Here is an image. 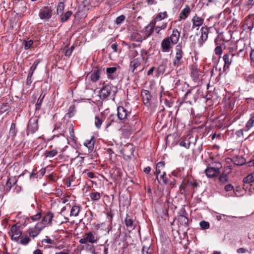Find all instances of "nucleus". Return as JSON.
<instances>
[{
  "label": "nucleus",
  "mask_w": 254,
  "mask_h": 254,
  "mask_svg": "<svg viewBox=\"0 0 254 254\" xmlns=\"http://www.w3.org/2000/svg\"><path fill=\"white\" fill-rule=\"evenodd\" d=\"M190 137L189 138H187V137L184 138L180 142V145L186 148V149H189L190 144Z\"/></svg>",
  "instance_id": "obj_37"
},
{
  "label": "nucleus",
  "mask_w": 254,
  "mask_h": 254,
  "mask_svg": "<svg viewBox=\"0 0 254 254\" xmlns=\"http://www.w3.org/2000/svg\"><path fill=\"white\" fill-rule=\"evenodd\" d=\"M180 37V32L176 28L173 29L172 33L170 37L169 40L171 41L172 44H176L179 41Z\"/></svg>",
  "instance_id": "obj_18"
},
{
  "label": "nucleus",
  "mask_w": 254,
  "mask_h": 254,
  "mask_svg": "<svg viewBox=\"0 0 254 254\" xmlns=\"http://www.w3.org/2000/svg\"><path fill=\"white\" fill-rule=\"evenodd\" d=\"M233 56V51L232 49H229L228 53L225 54L223 56V60L225 62L224 65V69L228 68L229 65L232 63V57Z\"/></svg>",
  "instance_id": "obj_12"
},
{
  "label": "nucleus",
  "mask_w": 254,
  "mask_h": 254,
  "mask_svg": "<svg viewBox=\"0 0 254 254\" xmlns=\"http://www.w3.org/2000/svg\"><path fill=\"white\" fill-rule=\"evenodd\" d=\"M74 47L73 46H71L70 48H68V47H65L64 49V55L66 57H69L73 50Z\"/></svg>",
  "instance_id": "obj_50"
},
{
  "label": "nucleus",
  "mask_w": 254,
  "mask_h": 254,
  "mask_svg": "<svg viewBox=\"0 0 254 254\" xmlns=\"http://www.w3.org/2000/svg\"><path fill=\"white\" fill-rule=\"evenodd\" d=\"M117 68L116 67H110L106 68V72L108 78L110 79L113 80L115 79Z\"/></svg>",
  "instance_id": "obj_25"
},
{
  "label": "nucleus",
  "mask_w": 254,
  "mask_h": 254,
  "mask_svg": "<svg viewBox=\"0 0 254 254\" xmlns=\"http://www.w3.org/2000/svg\"><path fill=\"white\" fill-rule=\"evenodd\" d=\"M28 233L29 235V237H31L32 238L36 237L39 234L38 232H37L32 228L28 229Z\"/></svg>",
  "instance_id": "obj_47"
},
{
  "label": "nucleus",
  "mask_w": 254,
  "mask_h": 254,
  "mask_svg": "<svg viewBox=\"0 0 254 254\" xmlns=\"http://www.w3.org/2000/svg\"><path fill=\"white\" fill-rule=\"evenodd\" d=\"M105 119L103 115L101 114L100 116H96L95 118V125L96 127L99 129L102 124L103 121Z\"/></svg>",
  "instance_id": "obj_27"
},
{
  "label": "nucleus",
  "mask_w": 254,
  "mask_h": 254,
  "mask_svg": "<svg viewBox=\"0 0 254 254\" xmlns=\"http://www.w3.org/2000/svg\"><path fill=\"white\" fill-rule=\"evenodd\" d=\"M141 62L139 58L134 59L130 62L129 70L134 73L141 66Z\"/></svg>",
  "instance_id": "obj_16"
},
{
  "label": "nucleus",
  "mask_w": 254,
  "mask_h": 254,
  "mask_svg": "<svg viewBox=\"0 0 254 254\" xmlns=\"http://www.w3.org/2000/svg\"><path fill=\"white\" fill-rule=\"evenodd\" d=\"M17 132V130L16 129V125L15 124L12 123L11 125L10 130H9V134L10 135L14 137Z\"/></svg>",
  "instance_id": "obj_48"
},
{
  "label": "nucleus",
  "mask_w": 254,
  "mask_h": 254,
  "mask_svg": "<svg viewBox=\"0 0 254 254\" xmlns=\"http://www.w3.org/2000/svg\"><path fill=\"white\" fill-rule=\"evenodd\" d=\"M38 128V120L36 118H31L28 124L27 130L32 133H34Z\"/></svg>",
  "instance_id": "obj_10"
},
{
  "label": "nucleus",
  "mask_w": 254,
  "mask_h": 254,
  "mask_svg": "<svg viewBox=\"0 0 254 254\" xmlns=\"http://www.w3.org/2000/svg\"><path fill=\"white\" fill-rule=\"evenodd\" d=\"M210 167L214 168L218 172H220V169L222 168V165L220 162H214L209 163L208 165Z\"/></svg>",
  "instance_id": "obj_36"
},
{
  "label": "nucleus",
  "mask_w": 254,
  "mask_h": 254,
  "mask_svg": "<svg viewBox=\"0 0 254 254\" xmlns=\"http://www.w3.org/2000/svg\"><path fill=\"white\" fill-rule=\"evenodd\" d=\"M130 115V112L127 111L123 106H119L117 108V116L122 122H126Z\"/></svg>",
  "instance_id": "obj_6"
},
{
  "label": "nucleus",
  "mask_w": 254,
  "mask_h": 254,
  "mask_svg": "<svg viewBox=\"0 0 254 254\" xmlns=\"http://www.w3.org/2000/svg\"><path fill=\"white\" fill-rule=\"evenodd\" d=\"M200 38L198 39V44L199 47H201L203 43L207 40L209 29L207 27H202L201 29Z\"/></svg>",
  "instance_id": "obj_11"
},
{
  "label": "nucleus",
  "mask_w": 254,
  "mask_h": 254,
  "mask_svg": "<svg viewBox=\"0 0 254 254\" xmlns=\"http://www.w3.org/2000/svg\"><path fill=\"white\" fill-rule=\"evenodd\" d=\"M101 68L99 67L96 66L93 69L92 71L90 78L92 82H95L99 80L100 78Z\"/></svg>",
  "instance_id": "obj_14"
},
{
  "label": "nucleus",
  "mask_w": 254,
  "mask_h": 254,
  "mask_svg": "<svg viewBox=\"0 0 254 254\" xmlns=\"http://www.w3.org/2000/svg\"><path fill=\"white\" fill-rule=\"evenodd\" d=\"M150 247V244L149 243L147 244H143L142 248V254H150V252H149Z\"/></svg>",
  "instance_id": "obj_45"
},
{
  "label": "nucleus",
  "mask_w": 254,
  "mask_h": 254,
  "mask_svg": "<svg viewBox=\"0 0 254 254\" xmlns=\"http://www.w3.org/2000/svg\"><path fill=\"white\" fill-rule=\"evenodd\" d=\"M125 223L126 226L128 229H130V230H133L135 227V226L133 225V220L131 217L128 214H127L126 218L125 219Z\"/></svg>",
  "instance_id": "obj_26"
},
{
  "label": "nucleus",
  "mask_w": 254,
  "mask_h": 254,
  "mask_svg": "<svg viewBox=\"0 0 254 254\" xmlns=\"http://www.w3.org/2000/svg\"><path fill=\"white\" fill-rule=\"evenodd\" d=\"M54 216V214L51 211H48L45 213V215L42 218L41 221L42 223L45 226L48 224L51 225Z\"/></svg>",
  "instance_id": "obj_15"
},
{
  "label": "nucleus",
  "mask_w": 254,
  "mask_h": 254,
  "mask_svg": "<svg viewBox=\"0 0 254 254\" xmlns=\"http://www.w3.org/2000/svg\"><path fill=\"white\" fill-rule=\"evenodd\" d=\"M42 216L41 212H39L34 215L31 216L30 218L33 221H35L39 220Z\"/></svg>",
  "instance_id": "obj_60"
},
{
  "label": "nucleus",
  "mask_w": 254,
  "mask_h": 254,
  "mask_svg": "<svg viewBox=\"0 0 254 254\" xmlns=\"http://www.w3.org/2000/svg\"><path fill=\"white\" fill-rule=\"evenodd\" d=\"M58 152V150L55 148L52 150L51 151H46L45 153V156L46 157H53L55 156Z\"/></svg>",
  "instance_id": "obj_42"
},
{
  "label": "nucleus",
  "mask_w": 254,
  "mask_h": 254,
  "mask_svg": "<svg viewBox=\"0 0 254 254\" xmlns=\"http://www.w3.org/2000/svg\"><path fill=\"white\" fill-rule=\"evenodd\" d=\"M17 180L15 177L9 178L6 183V187L8 190L13 186L16 183Z\"/></svg>",
  "instance_id": "obj_33"
},
{
  "label": "nucleus",
  "mask_w": 254,
  "mask_h": 254,
  "mask_svg": "<svg viewBox=\"0 0 254 254\" xmlns=\"http://www.w3.org/2000/svg\"><path fill=\"white\" fill-rule=\"evenodd\" d=\"M141 96L144 105L147 107L150 106L152 98L150 92L147 90L142 89L141 92Z\"/></svg>",
  "instance_id": "obj_8"
},
{
  "label": "nucleus",
  "mask_w": 254,
  "mask_h": 254,
  "mask_svg": "<svg viewBox=\"0 0 254 254\" xmlns=\"http://www.w3.org/2000/svg\"><path fill=\"white\" fill-rule=\"evenodd\" d=\"M131 40L137 42H141L144 39L142 36L137 32H133L130 37Z\"/></svg>",
  "instance_id": "obj_30"
},
{
  "label": "nucleus",
  "mask_w": 254,
  "mask_h": 254,
  "mask_svg": "<svg viewBox=\"0 0 254 254\" xmlns=\"http://www.w3.org/2000/svg\"><path fill=\"white\" fill-rule=\"evenodd\" d=\"M254 125V114L251 115V118L246 124L244 130L248 131L250 130Z\"/></svg>",
  "instance_id": "obj_28"
},
{
  "label": "nucleus",
  "mask_w": 254,
  "mask_h": 254,
  "mask_svg": "<svg viewBox=\"0 0 254 254\" xmlns=\"http://www.w3.org/2000/svg\"><path fill=\"white\" fill-rule=\"evenodd\" d=\"M184 56V52L181 44L177 45L175 48V57L173 64L174 66H178L181 63Z\"/></svg>",
  "instance_id": "obj_3"
},
{
  "label": "nucleus",
  "mask_w": 254,
  "mask_h": 254,
  "mask_svg": "<svg viewBox=\"0 0 254 254\" xmlns=\"http://www.w3.org/2000/svg\"><path fill=\"white\" fill-rule=\"evenodd\" d=\"M99 239L97 233L95 231H89L86 233L83 238L80 239L79 242L81 244H86L87 243H96Z\"/></svg>",
  "instance_id": "obj_2"
},
{
  "label": "nucleus",
  "mask_w": 254,
  "mask_h": 254,
  "mask_svg": "<svg viewBox=\"0 0 254 254\" xmlns=\"http://www.w3.org/2000/svg\"><path fill=\"white\" fill-rule=\"evenodd\" d=\"M168 17V13L167 11L161 12L158 13L155 17L152 20V24L156 25L158 21H160Z\"/></svg>",
  "instance_id": "obj_20"
},
{
  "label": "nucleus",
  "mask_w": 254,
  "mask_h": 254,
  "mask_svg": "<svg viewBox=\"0 0 254 254\" xmlns=\"http://www.w3.org/2000/svg\"><path fill=\"white\" fill-rule=\"evenodd\" d=\"M125 16L124 15H121L118 16L116 19V23L117 25L121 24L125 20Z\"/></svg>",
  "instance_id": "obj_58"
},
{
  "label": "nucleus",
  "mask_w": 254,
  "mask_h": 254,
  "mask_svg": "<svg viewBox=\"0 0 254 254\" xmlns=\"http://www.w3.org/2000/svg\"><path fill=\"white\" fill-rule=\"evenodd\" d=\"M192 25L193 27H200L201 26L204 22V19L195 14L191 19Z\"/></svg>",
  "instance_id": "obj_24"
},
{
  "label": "nucleus",
  "mask_w": 254,
  "mask_h": 254,
  "mask_svg": "<svg viewBox=\"0 0 254 254\" xmlns=\"http://www.w3.org/2000/svg\"><path fill=\"white\" fill-rule=\"evenodd\" d=\"M71 14L72 12L69 10L66 11L64 14H62L61 16L62 21L63 22L66 21L71 16Z\"/></svg>",
  "instance_id": "obj_44"
},
{
  "label": "nucleus",
  "mask_w": 254,
  "mask_h": 254,
  "mask_svg": "<svg viewBox=\"0 0 254 254\" xmlns=\"http://www.w3.org/2000/svg\"><path fill=\"white\" fill-rule=\"evenodd\" d=\"M46 93H44L43 92L41 93L39 97L37 103L36 104V110H39L41 109V106L43 102V100L45 96Z\"/></svg>",
  "instance_id": "obj_34"
},
{
  "label": "nucleus",
  "mask_w": 254,
  "mask_h": 254,
  "mask_svg": "<svg viewBox=\"0 0 254 254\" xmlns=\"http://www.w3.org/2000/svg\"><path fill=\"white\" fill-rule=\"evenodd\" d=\"M140 55L141 59L143 61H145V62H147L148 59V52L144 49H142L140 51Z\"/></svg>",
  "instance_id": "obj_49"
},
{
  "label": "nucleus",
  "mask_w": 254,
  "mask_h": 254,
  "mask_svg": "<svg viewBox=\"0 0 254 254\" xmlns=\"http://www.w3.org/2000/svg\"><path fill=\"white\" fill-rule=\"evenodd\" d=\"M204 172L208 178H212L217 177L220 174V172H218L214 168L210 167L208 165Z\"/></svg>",
  "instance_id": "obj_17"
},
{
  "label": "nucleus",
  "mask_w": 254,
  "mask_h": 254,
  "mask_svg": "<svg viewBox=\"0 0 254 254\" xmlns=\"http://www.w3.org/2000/svg\"><path fill=\"white\" fill-rule=\"evenodd\" d=\"M215 53L216 55H220L222 53V49L221 46H217L215 49Z\"/></svg>",
  "instance_id": "obj_63"
},
{
  "label": "nucleus",
  "mask_w": 254,
  "mask_h": 254,
  "mask_svg": "<svg viewBox=\"0 0 254 254\" xmlns=\"http://www.w3.org/2000/svg\"><path fill=\"white\" fill-rule=\"evenodd\" d=\"M75 112V105H72L69 107V108L68 109V112L66 114V116H67L69 118H70L74 116Z\"/></svg>",
  "instance_id": "obj_41"
},
{
  "label": "nucleus",
  "mask_w": 254,
  "mask_h": 254,
  "mask_svg": "<svg viewBox=\"0 0 254 254\" xmlns=\"http://www.w3.org/2000/svg\"><path fill=\"white\" fill-rule=\"evenodd\" d=\"M68 130L69 132V136H68V137H69L71 140H74L75 136L73 129V126L72 124H70L69 125Z\"/></svg>",
  "instance_id": "obj_52"
},
{
  "label": "nucleus",
  "mask_w": 254,
  "mask_h": 254,
  "mask_svg": "<svg viewBox=\"0 0 254 254\" xmlns=\"http://www.w3.org/2000/svg\"><path fill=\"white\" fill-rule=\"evenodd\" d=\"M84 145L88 148L89 152H91L93 150L94 140L92 138L87 140L84 143Z\"/></svg>",
  "instance_id": "obj_35"
},
{
  "label": "nucleus",
  "mask_w": 254,
  "mask_h": 254,
  "mask_svg": "<svg viewBox=\"0 0 254 254\" xmlns=\"http://www.w3.org/2000/svg\"><path fill=\"white\" fill-rule=\"evenodd\" d=\"M243 182L248 184L254 182V172L245 177L243 179Z\"/></svg>",
  "instance_id": "obj_40"
},
{
  "label": "nucleus",
  "mask_w": 254,
  "mask_h": 254,
  "mask_svg": "<svg viewBox=\"0 0 254 254\" xmlns=\"http://www.w3.org/2000/svg\"><path fill=\"white\" fill-rule=\"evenodd\" d=\"M90 197L92 201H97L100 199L101 194L98 192L92 191L90 194Z\"/></svg>",
  "instance_id": "obj_39"
},
{
  "label": "nucleus",
  "mask_w": 254,
  "mask_h": 254,
  "mask_svg": "<svg viewBox=\"0 0 254 254\" xmlns=\"http://www.w3.org/2000/svg\"><path fill=\"white\" fill-rule=\"evenodd\" d=\"M190 13V7L186 5V7L184 8L180 12L179 16V20L181 21L182 20L186 19Z\"/></svg>",
  "instance_id": "obj_21"
},
{
  "label": "nucleus",
  "mask_w": 254,
  "mask_h": 254,
  "mask_svg": "<svg viewBox=\"0 0 254 254\" xmlns=\"http://www.w3.org/2000/svg\"><path fill=\"white\" fill-rule=\"evenodd\" d=\"M197 99V97L195 94L192 93V91L190 89H189L183 98V101L185 102L189 103L190 104H192V103L195 102Z\"/></svg>",
  "instance_id": "obj_9"
},
{
  "label": "nucleus",
  "mask_w": 254,
  "mask_h": 254,
  "mask_svg": "<svg viewBox=\"0 0 254 254\" xmlns=\"http://www.w3.org/2000/svg\"><path fill=\"white\" fill-rule=\"evenodd\" d=\"M114 122V118L112 115L110 116L108 119H107L106 122V128H107L109 127L112 124V123Z\"/></svg>",
  "instance_id": "obj_57"
},
{
  "label": "nucleus",
  "mask_w": 254,
  "mask_h": 254,
  "mask_svg": "<svg viewBox=\"0 0 254 254\" xmlns=\"http://www.w3.org/2000/svg\"><path fill=\"white\" fill-rule=\"evenodd\" d=\"M165 176H166V173L165 172H163V174L160 175V179L162 180L164 184L167 185L169 183V181L165 177Z\"/></svg>",
  "instance_id": "obj_59"
},
{
  "label": "nucleus",
  "mask_w": 254,
  "mask_h": 254,
  "mask_svg": "<svg viewBox=\"0 0 254 254\" xmlns=\"http://www.w3.org/2000/svg\"><path fill=\"white\" fill-rule=\"evenodd\" d=\"M190 76L192 80L196 82L200 80L201 77V71L196 65H192L191 66Z\"/></svg>",
  "instance_id": "obj_7"
},
{
  "label": "nucleus",
  "mask_w": 254,
  "mask_h": 254,
  "mask_svg": "<svg viewBox=\"0 0 254 254\" xmlns=\"http://www.w3.org/2000/svg\"><path fill=\"white\" fill-rule=\"evenodd\" d=\"M53 10L50 6H44L40 10L39 16L41 19L48 21L52 16Z\"/></svg>",
  "instance_id": "obj_5"
},
{
  "label": "nucleus",
  "mask_w": 254,
  "mask_h": 254,
  "mask_svg": "<svg viewBox=\"0 0 254 254\" xmlns=\"http://www.w3.org/2000/svg\"><path fill=\"white\" fill-rule=\"evenodd\" d=\"M232 161L235 165L237 166H242L246 162V159L243 156L238 155L233 157Z\"/></svg>",
  "instance_id": "obj_23"
},
{
  "label": "nucleus",
  "mask_w": 254,
  "mask_h": 254,
  "mask_svg": "<svg viewBox=\"0 0 254 254\" xmlns=\"http://www.w3.org/2000/svg\"><path fill=\"white\" fill-rule=\"evenodd\" d=\"M165 163L164 162H158L156 166V178L158 182H159L158 175L161 174V170L164 167Z\"/></svg>",
  "instance_id": "obj_31"
},
{
  "label": "nucleus",
  "mask_w": 254,
  "mask_h": 254,
  "mask_svg": "<svg viewBox=\"0 0 254 254\" xmlns=\"http://www.w3.org/2000/svg\"><path fill=\"white\" fill-rule=\"evenodd\" d=\"M64 3L62 2H59L58 4V7H57V11L58 14L62 13L64 10Z\"/></svg>",
  "instance_id": "obj_56"
},
{
  "label": "nucleus",
  "mask_w": 254,
  "mask_h": 254,
  "mask_svg": "<svg viewBox=\"0 0 254 254\" xmlns=\"http://www.w3.org/2000/svg\"><path fill=\"white\" fill-rule=\"evenodd\" d=\"M10 231L11 239L18 242L22 234V230L20 229V224L17 223L12 225L11 227Z\"/></svg>",
  "instance_id": "obj_4"
},
{
  "label": "nucleus",
  "mask_w": 254,
  "mask_h": 254,
  "mask_svg": "<svg viewBox=\"0 0 254 254\" xmlns=\"http://www.w3.org/2000/svg\"><path fill=\"white\" fill-rule=\"evenodd\" d=\"M167 25V23H163L161 26H154V29L156 33L158 34H159V32L161 30L164 29L166 28Z\"/></svg>",
  "instance_id": "obj_53"
},
{
  "label": "nucleus",
  "mask_w": 254,
  "mask_h": 254,
  "mask_svg": "<svg viewBox=\"0 0 254 254\" xmlns=\"http://www.w3.org/2000/svg\"><path fill=\"white\" fill-rule=\"evenodd\" d=\"M165 71V65L163 64H160L157 71L159 74L164 73Z\"/></svg>",
  "instance_id": "obj_62"
},
{
  "label": "nucleus",
  "mask_w": 254,
  "mask_h": 254,
  "mask_svg": "<svg viewBox=\"0 0 254 254\" xmlns=\"http://www.w3.org/2000/svg\"><path fill=\"white\" fill-rule=\"evenodd\" d=\"M199 225L201 229L203 230H206L209 229L210 227L209 223L205 221H202L199 223Z\"/></svg>",
  "instance_id": "obj_54"
},
{
  "label": "nucleus",
  "mask_w": 254,
  "mask_h": 254,
  "mask_svg": "<svg viewBox=\"0 0 254 254\" xmlns=\"http://www.w3.org/2000/svg\"><path fill=\"white\" fill-rule=\"evenodd\" d=\"M117 91L118 89L116 86H113L111 84L105 85V83H104L103 86L100 91V97L101 98L105 99L111 94L115 95L117 92Z\"/></svg>",
  "instance_id": "obj_1"
},
{
  "label": "nucleus",
  "mask_w": 254,
  "mask_h": 254,
  "mask_svg": "<svg viewBox=\"0 0 254 254\" xmlns=\"http://www.w3.org/2000/svg\"><path fill=\"white\" fill-rule=\"evenodd\" d=\"M218 181L221 184H223L226 183L228 181V176L225 174H222L219 176Z\"/></svg>",
  "instance_id": "obj_46"
},
{
  "label": "nucleus",
  "mask_w": 254,
  "mask_h": 254,
  "mask_svg": "<svg viewBox=\"0 0 254 254\" xmlns=\"http://www.w3.org/2000/svg\"><path fill=\"white\" fill-rule=\"evenodd\" d=\"M80 207L79 205H74L71 208L70 216L76 217L79 215Z\"/></svg>",
  "instance_id": "obj_29"
},
{
  "label": "nucleus",
  "mask_w": 254,
  "mask_h": 254,
  "mask_svg": "<svg viewBox=\"0 0 254 254\" xmlns=\"http://www.w3.org/2000/svg\"><path fill=\"white\" fill-rule=\"evenodd\" d=\"M46 226L42 223V222L36 224L34 228H33L35 231L38 232L39 233L45 228Z\"/></svg>",
  "instance_id": "obj_51"
},
{
  "label": "nucleus",
  "mask_w": 254,
  "mask_h": 254,
  "mask_svg": "<svg viewBox=\"0 0 254 254\" xmlns=\"http://www.w3.org/2000/svg\"><path fill=\"white\" fill-rule=\"evenodd\" d=\"M178 221L180 227L187 228L189 226V219L186 216L184 215H180L178 217Z\"/></svg>",
  "instance_id": "obj_22"
},
{
  "label": "nucleus",
  "mask_w": 254,
  "mask_h": 254,
  "mask_svg": "<svg viewBox=\"0 0 254 254\" xmlns=\"http://www.w3.org/2000/svg\"><path fill=\"white\" fill-rule=\"evenodd\" d=\"M42 242L45 243L46 244H53V241L52 239H51L49 237H48V236H46V238L43 239L42 241Z\"/></svg>",
  "instance_id": "obj_64"
},
{
  "label": "nucleus",
  "mask_w": 254,
  "mask_h": 254,
  "mask_svg": "<svg viewBox=\"0 0 254 254\" xmlns=\"http://www.w3.org/2000/svg\"><path fill=\"white\" fill-rule=\"evenodd\" d=\"M55 141H56L55 148L61 152H64L65 150V148L67 147L66 145L67 140L63 136L62 139Z\"/></svg>",
  "instance_id": "obj_13"
},
{
  "label": "nucleus",
  "mask_w": 254,
  "mask_h": 254,
  "mask_svg": "<svg viewBox=\"0 0 254 254\" xmlns=\"http://www.w3.org/2000/svg\"><path fill=\"white\" fill-rule=\"evenodd\" d=\"M245 79L248 82L254 83V72L248 75H246Z\"/></svg>",
  "instance_id": "obj_55"
},
{
  "label": "nucleus",
  "mask_w": 254,
  "mask_h": 254,
  "mask_svg": "<svg viewBox=\"0 0 254 254\" xmlns=\"http://www.w3.org/2000/svg\"><path fill=\"white\" fill-rule=\"evenodd\" d=\"M155 25H153L152 24V21H151L150 22L149 25L146 27V31H148V34L147 35H145L144 37V39H146V38H147L148 37H149L150 35H151L152 34L154 30H155V29H154Z\"/></svg>",
  "instance_id": "obj_38"
},
{
  "label": "nucleus",
  "mask_w": 254,
  "mask_h": 254,
  "mask_svg": "<svg viewBox=\"0 0 254 254\" xmlns=\"http://www.w3.org/2000/svg\"><path fill=\"white\" fill-rule=\"evenodd\" d=\"M33 44V41L32 40H24L23 42V45L25 50H28L32 47Z\"/></svg>",
  "instance_id": "obj_43"
},
{
  "label": "nucleus",
  "mask_w": 254,
  "mask_h": 254,
  "mask_svg": "<svg viewBox=\"0 0 254 254\" xmlns=\"http://www.w3.org/2000/svg\"><path fill=\"white\" fill-rule=\"evenodd\" d=\"M31 241L30 238L27 235H21L17 243L22 245H26Z\"/></svg>",
  "instance_id": "obj_32"
},
{
  "label": "nucleus",
  "mask_w": 254,
  "mask_h": 254,
  "mask_svg": "<svg viewBox=\"0 0 254 254\" xmlns=\"http://www.w3.org/2000/svg\"><path fill=\"white\" fill-rule=\"evenodd\" d=\"M171 41L169 40V37L165 38L161 42V49L163 52H169L171 46Z\"/></svg>",
  "instance_id": "obj_19"
},
{
  "label": "nucleus",
  "mask_w": 254,
  "mask_h": 254,
  "mask_svg": "<svg viewBox=\"0 0 254 254\" xmlns=\"http://www.w3.org/2000/svg\"><path fill=\"white\" fill-rule=\"evenodd\" d=\"M9 106L7 103H3L0 107V112L1 113H4L5 112L8 110Z\"/></svg>",
  "instance_id": "obj_61"
}]
</instances>
